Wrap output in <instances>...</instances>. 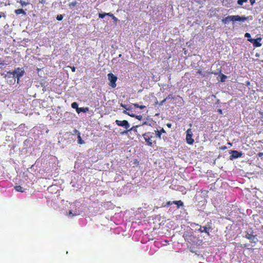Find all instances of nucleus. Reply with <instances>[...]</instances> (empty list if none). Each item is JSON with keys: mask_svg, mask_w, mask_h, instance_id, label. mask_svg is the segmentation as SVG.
I'll return each mask as SVG.
<instances>
[{"mask_svg": "<svg viewBox=\"0 0 263 263\" xmlns=\"http://www.w3.org/2000/svg\"><path fill=\"white\" fill-rule=\"evenodd\" d=\"M72 213L71 212V211H69V215H72Z\"/></svg>", "mask_w": 263, "mask_h": 263, "instance_id": "nucleus-47", "label": "nucleus"}, {"mask_svg": "<svg viewBox=\"0 0 263 263\" xmlns=\"http://www.w3.org/2000/svg\"><path fill=\"white\" fill-rule=\"evenodd\" d=\"M128 116H130L132 117H135L136 115L133 114H129V115H128Z\"/></svg>", "mask_w": 263, "mask_h": 263, "instance_id": "nucleus-44", "label": "nucleus"}, {"mask_svg": "<svg viewBox=\"0 0 263 263\" xmlns=\"http://www.w3.org/2000/svg\"><path fill=\"white\" fill-rule=\"evenodd\" d=\"M248 20V17L245 16H240L239 15H228L225 18L222 19V22L224 24L230 23V21L232 22H244Z\"/></svg>", "mask_w": 263, "mask_h": 263, "instance_id": "nucleus-1", "label": "nucleus"}, {"mask_svg": "<svg viewBox=\"0 0 263 263\" xmlns=\"http://www.w3.org/2000/svg\"><path fill=\"white\" fill-rule=\"evenodd\" d=\"M226 79H227L226 76L222 74L221 77L220 81H221V82H224L226 81Z\"/></svg>", "mask_w": 263, "mask_h": 263, "instance_id": "nucleus-23", "label": "nucleus"}, {"mask_svg": "<svg viewBox=\"0 0 263 263\" xmlns=\"http://www.w3.org/2000/svg\"><path fill=\"white\" fill-rule=\"evenodd\" d=\"M245 36L246 37H248V39H250V37H251V35H250V33H246L245 34Z\"/></svg>", "mask_w": 263, "mask_h": 263, "instance_id": "nucleus-32", "label": "nucleus"}, {"mask_svg": "<svg viewBox=\"0 0 263 263\" xmlns=\"http://www.w3.org/2000/svg\"><path fill=\"white\" fill-rule=\"evenodd\" d=\"M74 134H77V135H79V134H81L78 130H77V129H74Z\"/></svg>", "mask_w": 263, "mask_h": 263, "instance_id": "nucleus-37", "label": "nucleus"}, {"mask_svg": "<svg viewBox=\"0 0 263 263\" xmlns=\"http://www.w3.org/2000/svg\"><path fill=\"white\" fill-rule=\"evenodd\" d=\"M1 17H2V16H1V15H0V18H1Z\"/></svg>", "mask_w": 263, "mask_h": 263, "instance_id": "nucleus-50", "label": "nucleus"}, {"mask_svg": "<svg viewBox=\"0 0 263 263\" xmlns=\"http://www.w3.org/2000/svg\"><path fill=\"white\" fill-rule=\"evenodd\" d=\"M209 74L213 73V72H208Z\"/></svg>", "mask_w": 263, "mask_h": 263, "instance_id": "nucleus-49", "label": "nucleus"}, {"mask_svg": "<svg viewBox=\"0 0 263 263\" xmlns=\"http://www.w3.org/2000/svg\"><path fill=\"white\" fill-rule=\"evenodd\" d=\"M145 142H146L148 146H153L156 145V141L153 140L154 139V133L151 132L145 133L143 135Z\"/></svg>", "mask_w": 263, "mask_h": 263, "instance_id": "nucleus-2", "label": "nucleus"}, {"mask_svg": "<svg viewBox=\"0 0 263 263\" xmlns=\"http://www.w3.org/2000/svg\"><path fill=\"white\" fill-rule=\"evenodd\" d=\"M138 127V126L132 127L130 129L128 128V129H127L129 131H136L137 127Z\"/></svg>", "mask_w": 263, "mask_h": 263, "instance_id": "nucleus-27", "label": "nucleus"}, {"mask_svg": "<svg viewBox=\"0 0 263 263\" xmlns=\"http://www.w3.org/2000/svg\"><path fill=\"white\" fill-rule=\"evenodd\" d=\"M246 2V0H238V2H237V3H238V4L240 5H242L243 4Z\"/></svg>", "mask_w": 263, "mask_h": 263, "instance_id": "nucleus-25", "label": "nucleus"}, {"mask_svg": "<svg viewBox=\"0 0 263 263\" xmlns=\"http://www.w3.org/2000/svg\"><path fill=\"white\" fill-rule=\"evenodd\" d=\"M174 204L177 205V208H179L180 206H183V203L180 200H175L173 201Z\"/></svg>", "mask_w": 263, "mask_h": 263, "instance_id": "nucleus-14", "label": "nucleus"}, {"mask_svg": "<svg viewBox=\"0 0 263 263\" xmlns=\"http://www.w3.org/2000/svg\"><path fill=\"white\" fill-rule=\"evenodd\" d=\"M211 223L208 222L204 227L199 226L200 228L197 230L200 233H205L208 235H210V231L211 230Z\"/></svg>", "mask_w": 263, "mask_h": 263, "instance_id": "nucleus-7", "label": "nucleus"}, {"mask_svg": "<svg viewBox=\"0 0 263 263\" xmlns=\"http://www.w3.org/2000/svg\"><path fill=\"white\" fill-rule=\"evenodd\" d=\"M136 119H138L139 120H141L142 119V115H136L135 117Z\"/></svg>", "mask_w": 263, "mask_h": 263, "instance_id": "nucleus-29", "label": "nucleus"}, {"mask_svg": "<svg viewBox=\"0 0 263 263\" xmlns=\"http://www.w3.org/2000/svg\"><path fill=\"white\" fill-rule=\"evenodd\" d=\"M57 20L61 21L62 19H63V16L62 15H57Z\"/></svg>", "mask_w": 263, "mask_h": 263, "instance_id": "nucleus-26", "label": "nucleus"}, {"mask_svg": "<svg viewBox=\"0 0 263 263\" xmlns=\"http://www.w3.org/2000/svg\"><path fill=\"white\" fill-rule=\"evenodd\" d=\"M231 156L230 159L231 160L233 159V158H240L242 156V153L241 152H239L236 150H232L231 152Z\"/></svg>", "mask_w": 263, "mask_h": 263, "instance_id": "nucleus-11", "label": "nucleus"}, {"mask_svg": "<svg viewBox=\"0 0 263 263\" xmlns=\"http://www.w3.org/2000/svg\"><path fill=\"white\" fill-rule=\"evenodd\" d=\"M15 190L20 193H24L26 191V189H24L21 185H16L15 186Z\"/></svg>", "mask_w": 263, "mask_h": 263, "instance_id": "nucleus-12", "label": "nucleus"}, {"mask_svg": "<svg viewBox=\"0 0 263 263\" xmlns=\"http://www.w3.org/2000/svg\"><path fill=\"white\" fill-rule=\"evenodd\" d=\"M107 77L108 80L109 81V85L112 88H116L117 86L116 82L118 78L112 73H108Z\"/></svg>", "mask_w": 263, "mask_h": 263, "instance_id": "nucleus-6", "label": "nucleus"}, {"mask_svg": "<svg viewBox=\"0 0 263 263\" xmlns=\"http://www.w3.org/2000/svg\"><path fill=\"white\" fill-rule=\"evenodd\" d=\"M165 100H163V101H161V104H163V103H164V102H165Z\"/></svg>", "mask_w": 263, "mask_h": 263, "instance_id": "nucleus-46", "label": "nucleus"}, {"mask_svg": "<svg viewBox=\"0 0 263 263\" xmlns=\"http://www.w3.org/2000/svg\"><path fill=\"white\" fill-rule=\"evenodd\" d=\"M158 132L160 133L162 135L166 133L163 128H161L160 130H158Z\"/></svg>", "mask_w": 263, "mask_h": 263, "instance_id": "nucleus-28", "label": "nucleus"}, {"mask_svg": "<svg viewBox=\"0 0 263 263\" xmlns=\"http://www.w3.org/2000/svg\"><path fill=\"white\" fill-rule=\"evenodd\" d=\"M162 139H165L164 136L162 137Z\"/></svg>", "mask_w": 263, "mask_h": 263, "instance_id": "nucleus-48", "label": "nucleus"}, {"mask_svg": "<svg viewBox=\"0 0 263 263\" xmlns=\"http://www.w3.org/2000/svg\"><path fill=\"white\" fill-rule=\"evenodd\" d=\"M105 16L108 15L111 17H112L114 16V15L111 13H105Z\"/></svg>", "mask_w": 263, "mask_h": 263, "instance_id": "nucleus-33", "label": "nucleus"}, {"mask_svg": "<svg viewBox=\"0 0 263 263\" xmlns=\"http://www.w3.org/2000/svg\"><path fill=\"white\" fill-rule=\"evenodd\" d=\"M249 1H250V3H251L252 5H253L255 2V0H249Z\"/></svg>", "mask_w": 263, "mask_h": 263, "instance_id": "nucleus-40", "label": "nucleus"}, {"mask_svg": "<svg viewBox=\"0 0 263 263\" xmlns=\"http://www.w3.org/2000/svg\"><path fill=\"white\" fill-rule=\"evenodd\" d=\"M70 69H71V70H72V72H75L76 68H75V67L74 66L70 67Z\"/></svg>", "mask_w": 263, "mask_h": 263, "instance_id": "nucleus-41", "label": "nucleus"}, {"mask_svg": "<svg viewBox=\"0 0 263 263\" xmlns=\"http://www.w3.org/2000/svg\"><path fill=\"white\" fill-rule=\"evenodd\" d=\"M183 236L184 240L191 245H194L197 243V238L193 234L186 233L183 234Z\"/></svg>", "mask_w": 263, "mask_h": 263, "instance_id": "nucleus-4", "label": "nucleus"}, {"mask_svg": "<svg viewBox=\"0 0 263 263\" xmlns=\"http://www.w3.org/2000/svg\"><path fill=\"white\" fill-rule=\"evenodd\" d=\"M217 112L221 115L222 114V111L221 109H218Z\"/></svg>", "mask_w": 263, "mask_h": 263, "instance_id": "nucleus-39", "label": "nucleus"}, {"mask_svg": "<svg viewBox=\"0 0 263 263\" xmlns=\"http://www.w3.org/2000/svg\"><path fill=\"white\" fill-rule=\"evenodd\" d=\"M17 3L21 4L22 7H24L25 6H27V5H29V3L25 2V1H24L23 0L18 1Z\"/></svg>", "mask_w": 263, "mask_h": 263, "instance_id": "nucleus-17", "label": "nucleus"}, {"mask_svg": "<svg viewBox=\"0 0 263 263\" xmlns=\"http://www.w3.org/2000/svg\"><path fill=\"white\" fill-rule=\"evenodd\" d=\"M105 12L103 13H99V17L100 18H103L105 17Z\"/></svg>", "mask_w": 263, "mask_h": 263, "instance_id": "nucleus-30", "label": "nucleus"}, {"mask_svg": "<svg viewBox=\"0 0 263 263\" xmlns=\"http://www.w3.org/2000/svg\"><path fill=\"white\" fill-rule=\"evenodd\" d=\"M166 126L170 128L172 126V124L171 123H166Z\"/></svg>", "mask_w": 263, "mask_h": 263, "instance_id": "nucleus-43", "label": "nucleus"}, {"mask_svg": "<svg viewBox=\"0 0 263 263\" xmlns=\"http://www.w3.org/2000/svg\"><path fill=\"white\" fill-rule=\"evenodd\" d=\"M127 111V110H124V111H123V113L124 114L127 115H129V112Z\"/></svg>", "mask_w": 263, "mask_h": 263, "instance_id": "nucleus-38", "label": "nucleus"}, {"mask_svg": "<svg viewBox=\"0 0 263 263\" xmlns=\"http://www.w3.org/2000/svg\"><path fill=\"white\" fill-rule=\"evenodd\" d=\"M121 106L122 108H124L126 109V110H130V108L127 107V105H125V104H121Z\"/></svg>", "mask_w": 263, "mask_h": 263, "instance_id": "nucleus-24", "label": "nucleus"}, {"mask_svg": "<svg viewBox=\"0 0 263 263\" xmlns=\"http://www.w3.org/2000/svg\"><path fill=\"white\" fill-rule=\"evenodd\" d=\"M261 41V37H258L257 39H248V41L250 43H251L253 44V46L254 47H261V43H260Z\"/></svg>", "mask_w": 263, "mask_h": 263, "instance_id": "nucleus-10", "label": "nucleus"}, {"mask_svg": "<svg viewBox=\"0 0 263 263\" xmlns=\"http://www.w3.org/2000/svg\"><path fill=\"white\" fill-rule=\"evenodd\" d=\"M173 204H174L173 201H169L166 202V205L169 206V205H171Z\"/></svg>", "mask_w": 263, "mask_h": 263, "instance_id": "nucleus-34", "label": "nucleus"}, {"mask_svg": "<svg viewBox=\"0 0 263 263\" xmlns=\"http://www.w3.org/2000/svg\"><path fill=\"white\" fill-rule=\"evenodd\" d=\"M15 13L16 15H20L21 14H23L24 15H26V12L23 10L22 9H18L15 10Z\"/></svg>", "mask_w": 263, "mask_h": 263, "instance_id": "nucleus-13", "label": "nucleus"}, {"mask_svg": "<svg viewBox=\"0 0 263 263\" xmlns=\"http://www.w3.org/2000/svg\"><path fill=\"white\" fill-rule=\"evenodd\" d=\"M71 107L73 108L76 109L77 110L79 108L78 104L77 102H73L71 104Z\"/></svg>", "mask_w": 263, "mask_h": 263, "instance_id": "nucleus-21", "label": "nucleus"}, {"mask_svg": "<svg viewBox=\"0 0 263 263\" xmlns=\"http://www.w3.org/2000/svg\"><path fill=\"white\" fill-rule=\"evenodd\" d=\"M77 4V1H73V2H70L69 3V7L70 8H73L74 7H75Z\"/></svg>", "mask_w": 263, "mask_h": 263, "instance_id": "nucleus-20", "label": "nucleus"}, {"mask_svg": "<svg viewBox=\"0 0 263 263\" xmlns=\"http://www.w3.org/2000/svg\"><path fill=\"white\" fill-rule=\"evenodd\" d=\"M262 155H263V153H259L257 154V156H258V157H261Z\"/></svg>", "mask_w": 263, "mask_h": 263, "instance_id": "nucleus-42", "label": "nucleus"}, {"mask_svg": "<svg viewBox=\"0 0 263 263\" xmlns=\"http://www.w3.org/2000/svg\"><path fill=\"white\" fill-rule=\"evenodd\" d=\"M111 18L114 20V21L116 23L118 21V18L116 17H115L114 15Z\"/></svg>", "mask_w": 263, "mask_h": 263, "instance_id": "nucleus-36", "label": "nucleus"}, {"mask_svg": "<svg viewBox=\"0 0 263 263\" xmlns=\"http://www.w3.org/2000/svg\"><path fill=\"white\" fill-rule=\"evenodd\" d=\"M262 62L263 63V60H262Z\"/></svg>", "mask_w": 263, "mask_h": 263, "instance_id": "nucleus-51", "label": "nucleus"}, {"mask_svg": "<svg viewBox=\"0 0 263 263\" xmlns=\"http://www.w3.org/2000/svg\"><path fill=\"white\" fill-rule=\"evenodd\" d=\"M88 108H79L77 110V111L78 114H79L81 112H86V111H88Z\"/></svg>", "mask_w": 263, "mask_h": 263, "instance_id": "nucleus-16", "label": "nucleus"}, {"mask_svg": "<svg viewBox=\"0 0 263 263\" xmlns=\"http://www.w3.org/2000/svg\"><path fill=\"white\" fill-rule=\"evenodd\" d=\"M40 4H46V0H39Z\"/></svg>", "mask_w": 263, "mask_h": 263, "instance_id": "nucleus-31", "label": "nucleus"}, {"mask_svg": "<svg viewBox=\"0 0 263 263\" xmlns=\"http://www.w3.org/2000/svg\"><path fill=\"white\" fill-rule=\"evenodd\" d=\"M165 100H163V101H161V104H163V103H164V102H165Z\"/></svg>", "mask_w": 263, "mask_h": 263, "instance_id": "nucleus-45", "label": "nucleus"}, {"mask_svg": "<svg viewBox=\"0 0 263 263\" xmlns=\"http://www.w3.org/2000/svg\"><path fill=\"white\" fill-rule=\"evenodd\" d=\"M154 135H155L156 136H154L155 137L158 138V139H161V136H162V134L158 132V130L157 129L156 130H154Z\"/></svg>", "mask_w": 263, "mask_h": 263, "instance_id": "nucleus-15", "label": "nucleus"}, {"mask_svg": "<svg viewBox=\"0 0 263 263\" xmlns=\"http://www.w3.org/2000/svg\"><path fill=\"white\" fill-rule=\"evenodd\" d=\"M4 61L1 58H0V65H4Z\"/></svg>", "mask_w": 263, "mask_h": 263, "instance_id": "nucleus-35", "label": "nucleus"}, {"mask_svg": "<svg viewBox=\"0 0 263 263\" xmlns=\"http://www.w3.org/2000/svg\"><path fill=\"white\" fill-rule=\"evenodd\" d=\"M78 142L79 144H82L84 143V141L81 138V134H79L78 135Z\"/></svg>", "mask_w": 263, "mask_h": 263, "instance_id": "nucleus-18", "label": "nucleus"}, {"mask_svg": "<svg viewBox=\"0 0 263 263\" xmlns=\"http://www.w3.org/2000/svg\"><path fill=\"white\" fill-rule=\"evenodd\" d=\"M197 73H199V74H200L201 76H202L203 77L205 76L204 73L202 71L201 69H199V70H197Z\"/></svg>", "mask_w": 263, "mask_h": 263, "instance_id": "nucleus-22", "label": "nucleus"}, {"mask_svg": "<svg viewBox=\"0 0 263 263\" xmlns=\"http://www.w3.org/2000/svg\"><path fill=\"white\" fill-rule=\"evenodd\" d=\"M133 105L136 108H140V109H143L145 108L144 105H139V104H133Z\"/></svg>", "mask_w": 263, "mask_h": 263, "instance_id": "nucleus-19", "label": "nucleus"}, {"mask_svg": "<svg viewBox=\"0 0 263 263\" xmlns=\"http://www.w3.org/2000/svg\"><path fill=\"white\" fill-rule=\"evenodd\" d=\"M116 124L119 126H122L124 127L126 129H128L129 127V124L126 120H123L122 121L116 120Z\"/></svg>", "mask_w": 263, "mask_h": 263, "instance_id": "nucleus-9", "label": "nucleus"}, {"mask_svg": "<svg viewBox=\"0 0 263 263\" xmlns=\"http://www.w3.org/2000/svg\"><path fill=\"white\" fill-rule=\"evenodd\" d=\"M245 238L249 239L251 240V242L253 243H256L258 241L257 235L253 234V231L252 229H251L249 231L246 232Z\"/></svg>", "mask_w": 263, "mask_h": 263, "instance_id": "nucleus-5", "label": "nucleus"}, {"mask_svg": "<svg viewBox=\"0 0 263 263\" xmlns=\"http://www.w3.org/2000/svg\"><path fill=\"white\" fill-rule=\"evenodd\" d=\"M25 70L22 68L18 67L13 71H9L7 72V74L13 75V78L17 79V82H18L21 77L24 75Z\"/></svg>", "mask_w": 263, "mask_h": 263, "instance_id": "nucleus-3", "label": "nucleus"}, {"mask_svg": "<svg viewBox=\"0 0 263 263\" xmlns=\"http://www.w3.org/2000/svg\"><path fill=\"white\" fill-rule=\"evenodd\" d=\"M193 134L191 128H189L186 130V142L189 145H192L195 141L192 138Z\"/></svg>", "mask_w": 263, "mask_h": 263, "instance_id": "nucleus-8", "label": "nucleus"}]
</instances>
